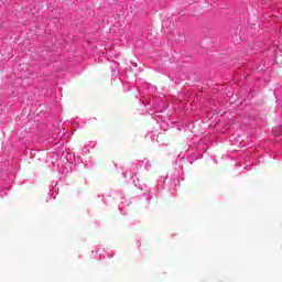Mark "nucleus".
Listing matches in <instances>:
<instances>
[{
  "mask_svg": "<svg viewBox=\"0 0 282 282\" xmlns=\"http://www.w3.org/2000/svg\"><path fill=\"white\" fill-rule=\"evenodd\" d=\"M138 166H143L145 171H149L151 169V161H149L148 159H144L143 161H139L137 164L132 165V171L138 169Z\"/></svg>",
  "mask_w": 282,
  "mask_h": 282,
  "instance_id": "obj_1",
  "label": "nucleus"
},
{
  "mask_svg": "<svg viewBox=\"0 0 282 282\" xmlns=\"http://www.w3.org/2000/svg\"><path fill=\"white\" fill-rule=\"evenodd\" d=\"M105 250H102L101 248L97 249L95 251V259H105Z\"/></svg>",
  "mask_w": 282,
  "mask_h": 282,
  "instance_id": "obj_2",
  "label": "nucleus"
},
{
  "mask_svg": "<svg viewBox=\"0 0 282 282\" xmlns=\"http://www.w3.org/2000/svg\"><path fill=\"white\" fill-rule=\"evenodd\" d=\"M272 133L273 135L279 137L282 133V126L274 128Z\"/></svg>",
  "mask_w": 282,
  "mask_h": 282,
  "instance_id": "obj_3",
  "label": "nucleus"
},
{
  "mask_svg": "<svg viewBox=\"0 0 282 282\" xmlns=\"http://www.w3.org/2000/svg\"><path fill=\"white\" fill-rule=\"evenodd\" d=\"M162 138H164V134H162V133L158 134L156 142H158L159 144H161V147H165L166 143H165V142H162Z\"/></svg>",
  "mask_w": 282,
  "mask_h": 282,
  "instance_id": "obj_4",
  "label": "nucleus"
},
{
  "mask_svg": "<svg viewBox=\"0 0 282 282\" xmlns=\"http://www.w3.org/2000/svg\"><path fill=\"white\" fill-rule=\"evenodd\" d=\"M84 166L85 169H91L94 166V162H91V160H86L84 162Z\"/></svg>",
  "mask_w": 282,
  "mask_h": 282,
  "instance_id": "obj_5",
  "label": "nucleus"
},
{
  "mask_svg": "<svg viewBox=\"0 0 282 282\" xmlns=\"http://www.w3.org/2000/svg\"><path fill=\"white\" fill-rule=\"evenodd\" d=\"M111 72H112V76H117L118 75V65H116L115 67H111Z\"/></svg>",
  "mask_w": 282,
  "mask_h": 282,
  "instance_id": "obj_6",
  "label": "nucleus"
},
{
  "mask_svg": "<svg viewBox=\"0 0 282 282\" xmlns=\"http://www.w3.org/2000/svg\"><path fill=\"white\" fill-rule=\"evenodd\" d=\"M86 147H90V149H94V147H96V142L90 141Z\"/></svg>",
  "mask_w": 282,
  "mask_h": 282,
  "instance_id": "obj_7",
  "label": "nucleus"
},
{
  "mask_svg": "<svg viewBox=\"0 0 282 282\" xmlns=\"http://www.w3.org/2000/svg\"><path fill=\"white\" fill-rule=\"evenodd\" d=\"M154 109H155V111H162L163 109H166V105L163 106V109H161V108L158 107V106H154Z\"/></svg>",
  "mask_w": 282,
  "mask_h": 282,
  "instance_id": "obj_8",
  "label": "nucleus"
},
{
  "mask_svg": "<svg viewBox=\"0 0 282 282\" xmlns=\"http://www.w3.org/2000/svg\"><path fill=\"white\" fill-rule=\"evenodd\" d=\"M158 113H160V112H159V111H155L153 118H160V115H158Z\"/></svg>",
  "mask_w": 282,
  "mask_h": 282,
  "instance_id": "obj_9",
  "label": "nucleus"
},
{
  "mask_svg": "<svg viewBox=\"0 0 282 282\" xmlns=\"http://www.w3.org/2000/svg\"><path fill=\"white\" fill-rule=\"evenodd\" d=\"M119 210H122V203L119 205Z\"/></svg>",
  "mask_w": 282,
  "mask_h": 282,
  "instance_id": "obj_10",
  "label": "nucleus"
},
{
  "mask_svg": "<svg viewBox=\"0 0 282 282\" xmlns=\"http://www.w3.org/2000/svg\"><path fill=\"white\" fill-rule=\"evenodd\" d=\"M245 169H248V171H250V169H252V165H249V167H245Z\"/></svg>",
  "mask_w": 282,
  "mask_h": 282,
  "instance_id": "obj_11",
  "label": "nucleus"
},
{
  "mask_svg": "<svg viewBox=\"0 0 282 282\" xmlns=\"http://www.w3.org/2000/svg\"><path fill=\"white\" fill-rule=\"evenodd\" d=\"M189 163L193 164V161L189 160Z\"/></svg>",
  "mask_w": 282,
  "mask_h": 282,
  "instance_id": "obj_12",
  "label": "nucleus"
},
{
  "mask_svg": "<svg viewBox=\"0 0 282 282\" xmlns=\"http://www.w3.org/2000/svg\"><path fill=\"white\" fill-rule=\"evenodd\" d=\"M3 195L1 194V192H0V197H2Z\"/></svg>",
  "mask_w": 282,
  "mask_h": 282,
  "instance_id": "obj_13",
  "label": "nucleus"
}]
</instances>
